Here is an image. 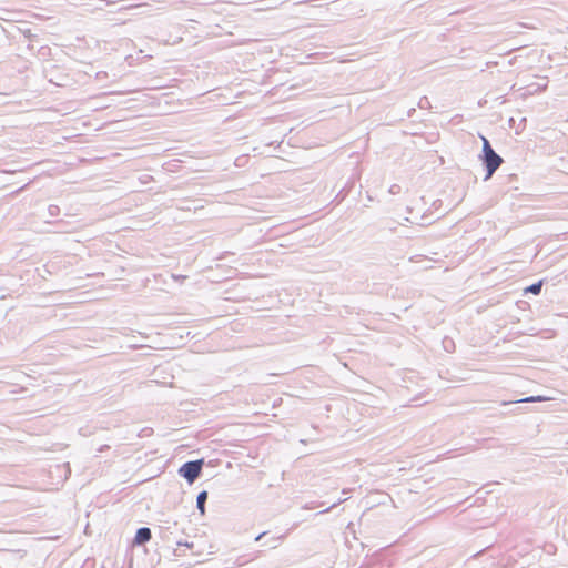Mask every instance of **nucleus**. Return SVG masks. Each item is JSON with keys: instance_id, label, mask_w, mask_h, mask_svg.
<instances>
[{"instance_id": "nucleus-1", "label": "nucleus", "mask_w": 568, "mask_h": 568, "mask_svg": "<svg viewBox=\"0 0 568 568\" xmlns=\"http://www.w3.org/2000/svg\"><path fill=\"white\" fill-rule=\"evenodd\" d=\"M483 140V162L486 169V178L489 179L503 163V158L497 154L491 148L489 141L485 136H480Z\"/></svg>"}, {"instance_id": "nucleus-2", "label": "nucleus", "mask_w": 568, "mask_h": 568, "mask_svg": "<svg viewBox=\"0 0 568 568\" xmlns=\"http://www.w3.org/2000/svg\"><path fill=\"white\" fill-rule=\"evenodd\" d=\"M202 467H203L202 459L186 462L180 467L179 474L183 478H185L190 484H192L201 475Z\"/></svg>"}, {"instance_id": "nucleus-3", "label": "nucleus", "mask_w": 568, "mask_h": 568, "mask_svg": "<svg viewBox=\"0 0 568 568\" xmlns=\"http://www.w3.org/2000/svg\"><path fill=\"white\" fill-rule=\"evenodd\" d=\"M152 538L151 529L148 527H141L136 530L135 537H134V544L135 545H143L148 542Z\"/></svg>"}, {"instance_id": "nucleus-4", "label": "nucleus", "mask_w": 568, "mask_h": 568, "mask_svg": "<svg viewBox=\"0 0 568 568\" xmlns=\"http://www.w3.org/2000/svg\"><path fill=\"white\" fill-rule=\"evenodd\" d=\"M207 500V491L202 490L199 493L196 497V508L200 510L201 515L205 513V503Z\"/></svg>"}, {"instance_id": "nucleus-5", "label": "nucleus", "mask_w": 568, "mask_h": 568, "mask_svg": "<svg viewBox=\"0 0 568 568\" xmlns=\"http://www.w3.org/2000/svg\"><path fill=\"white\" fill-rule=\"evenodd\" d=\"M542 281L531 284L525 291L534 295H538L541 292Z\"/></svg>"}, {"instance_id": "nucleus-6", "label": "nucleus", "mask_w": 568, "mask_h": 568, "mask_svg": "<svg viewBox=\"0 0 568 568\" xmlns=\"http://www.w3.org/2000/svg\"><path fill=\"white\" fill-rule=\"evenodd\" d=\"M544 398L541 396H529L523 399L517 400L516 403H534V402H540Z\"/></svg>"}, {"instance_id": "nucleus-7", "label": "nucleus", "mask_w": 568, "mask_h": 568, "mask_svg": "<svg viewBox=\"0 0 568 568\" xmlns=\"http://www.w3.org/2000/svg\"><path fill=\"white\" fill-rule=\"evenodd\" d=\"M343 500L342 499H338L337 501L333 503V505L324 510H322L320 514H324V513H327L332 508H334L335 506L339 505Z\"/></svg>"}, {"instance_id": "nucleus-8", "label": "nucleus", "mask_w": 568, "mask_h": 568, "mask_svg": "<svg viewBox=\"0 0 568 568\" xmlns=\"http://www.w3.org/2000/svg\"><path fill=\"white\" fill-rule=\"evenodd\" d=\"M178 546H185L187 548H193V542H182V541H178Z\"/></svg>"}, {"instance_id": "nucleus-9", "label": "nucleus", "mask_w": 568, "mask_h": 568, "mask_svg": "<svg viewBox=\"0 0 568 568\" xmlns=\"http://www.w3.org/2000/svg\"><path fill=\"white\" fill-rule=\"evenodd\" d=\"M426 103H428V100L426 97H424L423 99H420L418 105H419V108H424L426 105Z\"/></svg>"}, {"instance_id": "nucleus-10", "label": "nucleus", "mask_w": 568, "mask_h": 568, "mask_svg": "<svg viewBox=\"0 0 568 568\" xmlns=\"http://www.w3.org/2000/svg\"><path fill=\"white\" fill-rule=\"evenodd\" d=\"M398 189H399L398 185H393L389 191H390V193L395 194V193H397Z\"/></svg>"}, {"instance_id": "nucleus-11", "label": "nucleus", "mask_w": 568, "mask_h": 568, "mask_svg": "<svg viewBox=\"0 0 568 568\" xmlns=\"http://www.w3.org/2000/svg\"><path fill=\"white\" fill-rule=\"evenodd\" d=\"M266 532H262L256 538H255V541H258L261 540L264 536H265Z\"/></svg>"}, {"instance_id": "nucleus-12", "label": "nucleus", "mask_w": 568, "mask_h": 568, "mask_svg": "<svg viewBox=\"0 0 568 568\" xmlns=\"http://www.w3.org/2000/svg\"><path fill=\"white\" fill-rule=\"evenodd\" d=\"M173 277H174L175 280L185 278V276H175V275H173Z\"/></svg>"}]
</instances>
